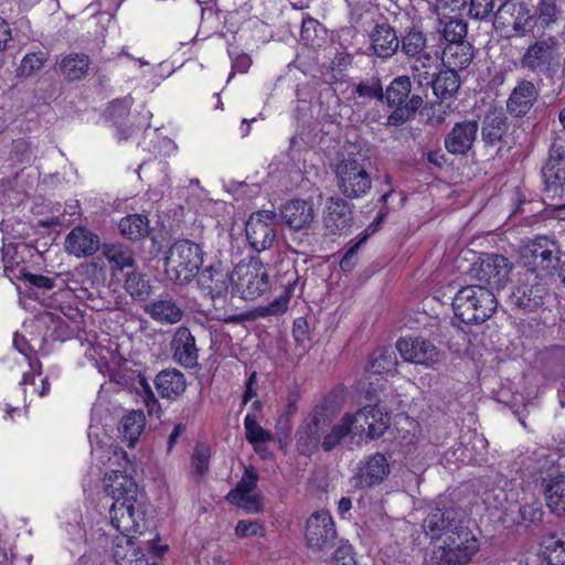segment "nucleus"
<instances>
[{"mask_svg": "<svg viewBox=\"0 0 565 565\" xmlns=\"http://www.w3.org/2000/svg\"><path fill=\"white\" fill-rule=\"evenodd\" d=\"M106 492L114 502L109 509L111 525L120 535L142 533L146 525L145 513L138 503V486L125 475H116L107 484Z\"/></svg>", "mask_w": 565, "mask_h": 565, "instance_id": "f257e3e1", "label": "nucleus"}, {"mask_svg": "<svg viewBox=\"0 0 565 565\" xmlns=\"http://www.w3.org/2000/svg\"><path fill=\"white\" fill-rule=\"evenodd\" d=\"M498 300L492 290L482 285L461 287L452 299L454 313L466 324H481L495 312Z\"/></svg>", "mask_w": 565, "mask_h": 565, "instance_id": "f03ea898", "label": "nucleus"}, {"mask_svg": "<svg viewBox=\"0 0 565 565\" xmlns=\"http://www.w3.org/2000/svg\"><path fill=\"white\" fill-rule=\"evenodd\" d=\"M203 265V250L190 239L175 241L164 257V271L169 279L185 286L199 274Z\"/></svg>", "mask_w": 565, "mask_h": 565, "instance_id": "7ed1b4c3", "label": "nucleus"}, {"mask_svg": "<svg viewBox=\"0 0 565 565\" xmlns=\"http://www.w3.org/2000/svg\"><path fill=\"white\" fill-rule=\"evenodd\" d=\"M392 113L386 118V125L399 127L412 120L418 109L423 106L424 99L413 93V83L407 75L395 77L384 90V100Z\"/></svg>", "mask_w": 565, "mask_h": 565, "instance_id": "20e7f679", "label": "nucleus"}, {"mask_svg": "<svg viewBox=\"0 0 565 565\" xmlns=\"http://www.w3.org/2000/svg\"><path fill=\"white\" fill-rule=\"evenodd\" d=\"M371 161L362 154L348 157L335 166V182L344 198H364L372 189Z\"/></svg>", "mask_w": 565, "mask_h": 565, "instance_id": "39448f33", "label": "nucleus"}, {"mask_svg": "<svg viewBox=\"0 0 565 565\" xmlns=\"http://www.w3.org/2000/svg\"><path fill=\"white\" fill-rule=\"evenodd\" d=\"M522 259L525 271H531L543 280L558 268L561 250L556 242L541 236L524 246Z\"/></svg>", "mask_w": 565, "mask_h": 565, "instance_id": "423d86ee", "label": "nucleus"}, {"mask_svg": "<svg viewBox=\"0 0 565 565\" xmlns=\"http://www.w3.org/2000/svg\"><path fill=\"white\" fill-rule=\"evenodd\" d=\"M231 280L244 299H255L269 288V276L259 257L239 262L231 274Z\"/></svg>", "mask_w": 565, "mask_h": 565, "instance_id": "0eeeda50", "label": "nucleus"}, {"mask_svg": "<svg viewBox=\"0 0 565 565\" xmlns=\"http://www.w3.org/2000/svg\"><path fill=\"white\" fill-rule=\"evenodd\" d=\"M520 65L532 73L553 77L559 68L558 41L552 36L535 41L525 50Z\"/></svg>", "mask_w": 565, "mask_h": 565, "instance_id": "6e6552de", "label": "nucleus"}, {"mask_svg": "<svg viewBox=\"0 0 565 565\" xmlns=\"http://www.w3.org/2000/svg\"><path fill=\"white\" fill-rule=\"evenodd\" d=\"M332 424V415L324 405H318L300 424L296 433L297 449L301 454H311L321 446V441Z\"/></svg>", "mask_w": 565, "mask_h": 565, "instance_id": "1a4fd4ad", "label": "nucleus"}, {"mask_svg": "<svg viewBox=\"0 0 565 565\" xmlns=\"http://www.w3.org/2000/svg\"><path fill=\"white\" fill-rule=\"evenodd\" d=\"M512 264L503 255L484 254L470 268L472 279L494 292L502 289L509 280Z\"/></svg>", "mask_w": 565, "mask_h": 565, "instance_id": "9d476101", "label": "nucleus"}, {"mask_svg": "<svg viewBox=\"0 0 565 565\" xmlns=\"http://www.w3.org/2000/svg\"><path fill=\"white\" fill-rule=\"evenodd\" d=\"M546 295L547 288L543 280L531 271H524L520 282L513 288L509 302L512 308L529 313L543 306Z\"/></svg>", "mask_w": 565, "mask_h": 565, "instance_id": "9b49d317", "label": "nucleus"}, {"mask_svg": "<svg viewBox=\"0 0 565 565\" xmlns=\"http://www.w3.org/2000/svg\"><path fill=\"white\" fill-rule=\"evenodd\" d=\"M277 214L260 210L253 213L246 222L245 233L249 246L257 253L269 249L277 238Z\"/></svg>", "mask_w": 565, "mask_h": 565, "instance_id": "f8f14e48", "label": "nucleus"}, {"mask_svg": "<svg viewBox=\"0 0 565 565\" xmlns=\"http://www.w3.org/2000/svg\"><path fill=\"white\" fill-rule=\"evenodd\" d=\"M337 539L334 521L328 511H317L308 518L305 540L309 548L315 552H328L335 546Z\"/></svg>", "mask_w": 565, "mask_h": 565, "instance_id": "ddd939ff", "label": "nucleus"}, {"mask_svg": "<svg viewBox=\"0 0 565 565\" xmlns=\"http://www.w3.org/2000/svg\"><path fill=\"white\" fill-rule=\"evenodd\" d=\"M465 523V513L460 508H433L423 521V529L430 540H445Z\"/></svg>", "mask_w": 565, "mask_h": 565, "instance_id": "4468645a", "label": "nucleus"}, {"mask_svg": "<svg viewBox=\"0 0 565 565\" xmlns=\"http://www.w3.org/2000/svg\"><path fill=\"white\" fill-rule=\"evenodd\" d=\"M196 276L203 296L210 298L215 308H223L227 302L231 275L217 264L205 267Z\"/></svg>", "mask_w": 565, "mask_h": 565, "instance_id": "2eb2a0df", "label": "nucleus"}, {"mask_svg": "<svg viewBox=\"0 0 565 565\" xmlns=\"http://www.w3.org/2000/svg\"><path fill=\"white\" fill-rule=\"evenodd\" d=\"M396 350L404 361L434 369L440 362L439 349L429 340L424 338L399 339L396 342Z\"/></svg>", "mask_w": 565, "mask_h": 565, "instance_id": "dca6fc26", "label": "nucleus"}, {"mask_svg": "<svg viewBox=\"0 0 565 565\" xmlns=\"http://www.w3.org/2000/svg\"><path fill=\"white\" fill-rule=\"evenodd\" d=\"M543 192L547 199L561 196L565 184V150L552 145L546 163L542 168Z\"/></svg>", "mask_w": 565, "mask_h": 565, "instance_id": "f3484780", "label": "nucleus"}, {"mask_svg": "<svg viewBox=\"0 0 565 565\" xmlns=\"http://www.w3.org/2000/svg\"><path fill=\"white\" fill-rule=\"evenodd\" d=\"M343 416L353 417L351 433L353 436L362 435L366 431L371 439L383 436L390 426V416L383 413L377 405H367L355 414H344Z\"/></svg>", "mask_w": 565, "mask_h": 565, "instance_id": "a211bd4d", "label": "nucleus"}, {"mask_svg": "<svg viewBox=\"0 0 565 565\" xmlns=\"http://www.w3.org/2000/svg\"><path fill=\"white\" fill-rule=\"evenodd\" d=\"M322 222L330 234H342L353 224L352 206L340 196L328 198Z\"/></svg>", "mask_w": 565, "mask_h": 565, "instance_id": "6ab92c4d", "label": "nucleus"}, {"mask_svg": "<svg viewBox=\"0 0 565 565\" xmlns=\"http://www.w3.org/2000/svg\"><path fill=\"white\" fill-rule=\"evenodd\" d=\"M83 279L79 286H70L76 298L85 301L93 309L100 302L99 287L104 285V274L95 264L82 267L78 271Z\"/></svg>", "mask_w": 565, "mask_h": 565, "instance_id": "aec40b11", "label": "nucleus"}, {"mask_svg": "<svg viewBox=\"0 0 565 565\" xmlns=\"http://www.w3.org/2000/svg\"><path fill=\"white\" fill-rule=\"evenodd\" d=\"M280 218L292 231L308 230L316 218L313 202L302 199L290 200L280 207Z\"/></svg>", "mask_w": 565, "mask_h": 565, "instance_id": "412c9836", "label": "nucleus"}, {"mask_svg": "<svg viewBox=\"0 0 565 565\" xmlns=\"http://www.w3.org/2000/svg\"><path fill=\"white\" fill-rule=\"evenodd\" d=\"M172 358L179 365L192 369L198 365L199 349L195 338L186 327H179L171 339Z\"/></svg>", "mask_w": 565, "mask_h": 565, "instance_id": "4be33fe9", "label": "nucleus"}, {"mask_svg": "<svg viewBox=\"0 0 565 565\" xmlns=\"http://www.w3.org/2000/svg\"><path fill=\"white\" fill-rule=\"evenodd\" d=\"M65 250L77 258L89 257L102 249L99 236L85 226H75L65 238Z\"/></svg>", "mask_w": 565, "mask_h": 565, "instance_id": "5701e85b", "label": "nucleus"}, {"mask_svg": "<svg viewBox=\"0 0 565 565\" xmlns=\"http://www.w3.org/2000/svg\"><path fill=\"white\" fill-rule=\"evenodd\" d=\"M399 47L407 57H416L417 63H420L423 68H429L434 63L431 54L426 52V34L419 28L406 29L401 35Z\"/></svg>", "mask_w": 565, "mask_h": 565, "instance_id": "b1692460", "label": "nucleus"}, {"mask_svg": "<svg viewBox=\"0 0 565 565\" xmlns=\"http://www.w3.org/2000/svg\"><path fill=\"white\" fill-rule=\"evenodd\" d=\"M370 50L382 60L392 57L399 49V38L387 22H377L370 32Z\"/></svg>", "mask_w": 565, "mask_h": 565, "instance_id": "393cba45", "label": "nucleus"}, {"mask_svg": "<svg viewBox=\"0 0 565 565\" xmlns=\"http://www.w3.org/2000/svg\"><path fill=\"white\" fill-rule=\"evenodd\" d=\"M479 130L477 120L455 124L445 138V147L452 154H466L473 146Z\"/></svg>", "mask_w": 565, "mask_h": 565, "instance_id": "a878e982", "label": "nucleus"}, {"mask_svg": "<svg viewBox=\"0 0 565 565\" xmlns=\"http://www.w3.org/2000/svg\"><path fill=\"white\" fill-rule=\"evenodd\" d=\"M539 95V88L533 82L521 79L507 100L508 113L514 117L525 116L537 100Z\"/></svg>", "mask_w": 565, "mask_h": 565, "instance_id": "bb28decb", "label": "nucleus"}, {"mask_svg": "<svg viewBox=\"0 0 565 565\" xmlns=\"http://www.w3.org/2000/svg\"><path fill=\"white\" fill-rule=\"evenodd\" d=\"M509 127V119L502 109L489 110L482 120V141L489 147L502 143L508 136Z\"/></svg>", "mask_w": 565, "mask_h": 565, "instance_id": "cd10ccee", "label": "nucleus"}, {"mask_svg": "<svg viewBox=\"0 0 565 565\" xmlns=\"http://www.w3.org/2000/svg\"><path fill=\"white\" fill-rule=\"evenodd\" d=\"M388 473L390 465L386 457L381 452H376L360 462L356 479L361 487L370 488L381 483Z\"/></svg>", "mask_w": 565, "mask_h": 565, "instance_id": "c85d7f7f", "label": "nucleus"}, {"mask_svg": "<svg viewBox=\"0 0 565 565\" xmlns=\"http://www.w3.org/2000/svg\"><path fill=\"white\" fill-rule=\"evenodd\" d=\"M113 558L117 565H149L134 535H119L114 541Z\"/></svg>", "mask_w": 565, "mask_h": 565, "instance_id": "c756f323", "label": "nucleus"}, {"mask_svg": "<svg viewBox=\"0 0 565 565\" xmlns=\"http://www.w3.org/2000/svg\"><path fill=\"white\" fill-rule=\"evenodd\" d=\"M143 311L156 322L175 324L183 318V310L170 297H160L147 303Z\"/></svg>", "mask_w": 565, "mask_h": 565, "instance_id": "7c9ffc66", "label": "nucleus"}, {"mask_svg": "<svg viewBox=\"0 0 565 565\" xmlns=\"http://www.w3.org/2000/svg\"><path fill=\"white\" fill-rule=\"evenodd\" d=\"M546 505L556 515L565 514V472L548 475L543 479Z\"/></svg>", "mask_w": 565, "mask_h": 565, "instance_id": "2f4dec72", "label": "nucleus"}, {"mask_svg": "<svg viewBox=\"0 0 565 565\" xmlns=\"http://www.w3.org/2000/svg\"><path fill=\"white\" fill-rule=\"evenodd\" d=\"M102 253L113 271H122L136 267L135 252L124 243H105L102 246Z\"/></svg>", "mask_w": 565, "mask_h": 565, "instance_id": "473e14b6", "label": "nucleus"}, {"mask_svg": "<svg viewBox=\"0 0 565 565\" xmlns=\"http://www.w3.org/2000/svg\"><path fill=\"white\" fill-rule=\"evenodd\" d=\"M154 385L162 397L174 399L185 391L186 382L179 370L167 369L158 373Z\"/></svg>", "mask_w": 565, "mask_h": 565, "instance_id": "72a5a7b5", "label": "nucleus"}, {"mask_svg": "<svg viewBox=\"0 0 565 565\" xmlns=\"http://www.w3.org/2000/svg\"><path fill=\"white\" fill-rule=\"evenodd\" d=\"M146 425V417L141 411H131L119 422L118 431L122 441L134 448L139 440Z\"/></svg>", "mask_w": 565, "mask_h": 565, "instance_id": "f704fd0d", "label": "nucleus"}, {"mask_svg": "<svg viewBox=\"0 0 565 565\" xmlns=\"http://www.w3.org/2000/svg\"><path fill=\"white\" fill-rule=\"evenodd\" d=\"M473 57L472 46L469 42L459 44H447L443 51V63L446 67L455 71L465 70Z\"/></svg>", "mask_w": 565, "mask_h": 565, "instance_id": "c9c22d12", "label": "nucleus"}, {"mask_svg": "<svg viewBox=\"0 0 565 565\" xmlns=\"http://www.w3.org/2000/svg\"><path fill=\"white\" fill-rule=\"evenodd\" d=\"M89 68V57L86 54L71 53L64 56L58 70L64 78L68 82L79 81L84 78Z\"/></svg>", "mask_w": 565, "mask_h": 565, "instance_id": "e433bc0d", "label": "nucleus"}, {"mask_svg": "<svg viewBox=\"0 0 565 565\" xmlns=\"http://www.w3.org/2000/svg\"><path fill=\"white\" fill-rule=\"evenodd\" d=\"M445 541L458 553H465L471 559L480 548L478 537L465 523L461 524V529H457L452 534H449Z\"/></svg>", "mask_w": 565, "mask_h": 565, "instance_id": "4c0bfd02", "label": "nucleus"}, {"mask_svg": "<svg viewBox=\"0 0 565 565\" xmlns=\"http://www.w3.org/2000/svg\"><path fill=\"white\" fill-rule=\"evenodd\" d=\"M118 228L124 237L132 242L147 237L150 232L149 220L142 214H130L122 217Z\"/></svg>", "mask_w": 565, "mask_h": 565, "instance_id": "58836bf2", "label": "nucleus"}, {"mask_svg": "<svg viewBox=\"0 0 565 565\" xmlns=\"http://www.w3.org/2000/svg\"><path fill=\"white\" fill-rule=\"evenodd\" d=\"M460 87V78L457 71L446 67L437 73L433 81L434 94L440 99L452 97Z\"/></svg>", "mask_w": 565, "mask_h": 565, "instance_id": "ea45409f", "label": "nucleus"}, {"mask_svg": "<svg viewBox=\"0 0 565 565\" xmlns=\"http://www.w3.org/2000/svg\"><path fill=\"white\" fill-rule=\"evenodd\" d=\"M124 288L132 299L139 301L146 300L151 292L149 280L146 279V276L141 271L135 268L126 273Z\"/></svg>", "mask_w": 565, "mask_h": 565, "instance_id": "a19ab883", "label": "nucleus"}, {"mask_svg": "<svg viewBox=\"0 0 565 565\" xmlns=\"http://www.w3.org/2000/svg\"><path fill=\"white\" fill-rule=\"evenodd\" d=\"M543 557L548 565H565V537L550 534L542 542Z\"/></svg>", "mask_w": 565, "mask_h": 565, "instance_id": "79ce46f5", "label": "nucleus"}, {"mask_svg": "<svg viewBox=\"0 0 565 565\" xmlns=\"http://www.w3.org/2000/svg\"><path fill=\"white\" fill-rule=\"evenodd\" d=\"M352 419L354 418L343 416L338 424L330 426V431H327L321 441V448L326 452L332 451L341 444L342 440H344L345 437L352 435L350 426L352 424Z\"/></svg>", "mask_w": 565, "mask_h": 565, "instance_id": "37998d69", "label": "nucleus"}, {"mask_svg": "<svg viewBox=\"0 0 565 565\" xmlns=\"http://www.w3.org/2000/svg\"><path fill=\"white\" fill-rule=\"evenodd\" d=\"M396 364L395 351L392 348H380L371 354L369 369L375 374H383L394 371Z\"/></svg>", "mask_w": 565, "mask_h": 565, "instance_id": "c03bdc74", "label": "nucleus"}, {"mask_svg": "<svg viewBox=\"0 0 565 565\" xmlns=\"http://www.w3.org/2000/svg\"><path fill=\"white\" fill-rule=\"evenodd\" d=\"M245 435L249 444H252L256 451H258V445L274 440V436L270 431L265 430L259 426L256 419V415L247 414L244 419Z\"/></svg>", "mask_w": 565, "mask_h": 565, "instance_id": "a18cd8bd", "label": "nucleus"}, {"mask_svg": "<svg viewBox=\"0 0 565 565\" xmlns=\"http://www.w3.org/2000/svg\"><path fill=\"white\" fill-rule=\"evenodd\" d=\"M524 10V3H511L504 2L499 9L494 12L493 26L495 30L501 32H507L508 28H511L512 20L515 15V12H521ZM507 36H510L507 34Z\"/></svg>", "mask_w": 565, "mask_h": 565, "instance_id": "49530a36", "label": "nucleus"}, {"mask_svg": "<svg viewBox=\"0 0 565 565\" xmlns=\"http://www.w3.org/2000/svg\"><path fill=\"white\" fill-rule=\"evenodd\" d=\"M434 558L437 565H467L471 561L467 554L458 553L445 540H443V544L434 551Z\"/></svg>", "mask_w": 565, "mask_h": 565, "instance_id": "de8ad7c7", "label": "nucleus"}, {"mask_svg": "<svg viewBox=\"0 0 565 565\" xmlns=\"http://www.w3.org/2000/svg\"><path fill=\"white\" fill-rule=\"evenodd\" d=\"M443 36L448 44L466 43L465 38L467 35L468 25L462 19L449 18L443 20Z\"/></svg>", "mask_w": 565, "mask_h": 565, "instance_id": "09e8293b", "label": "nucleus"}, {"mask_svg": "<svg viewBox=\"0 0 565 565\" xmlns=\"http://www.w3.org/2000/svg\"><path fill=\"white\" fill-rule=\"evenodd\" d=\"M257 481H258V472H257L256 468L254 466L245 467L244 473H243L241 480L238 481V483L236 484L235 489H233L227 494V500L236 501L237 497H241V495H244L247 493H252L257 486Z\"/></svg>", "mask_w": 565, "mask_h": 565, "instance_id": "8fccbe9b", "label": "nucleus"}, {"mask_svg": "<svg viewBox=\"0 0 565 565\" xmlns=\"http://www.w3.org/2000/svg\"><path fill=\"white\" fill-rule=\"evenodd\" d=\"M47 61V53L39 51L24 55L17 70L18 76L30 77L41 71Z\"/></svg>", "mask_w": 565, "mask_h": 565, "instance_id": "3c124183", "label": "nucleus"}, {"mask_svg": "<svg viewBox=\"0 0 565 565\" xmlns=\"http://www.w3.org/2000/svg\"><path fill=\"white\" fill-rule=\"evenodd\" d=\"M375 233V227L365 228L360 239L352 244L345 254L342 256L340 267L344 271H350L356 264L358 252L360 247L367 241V238Z\"/></svg>", "mask_w": 565, "mask_h": 565, "instance_id": "603ef678", "label": "nucleus"}, {"mask_svg": "<svg viewBox=\"0 0 565 565\" xmlns=\"http://www.w3.org/2000/svg\"><path fill=\"white\" fill-rule=\"evenodd\" d=\"M354 92L360 97H367L371 99L384 100V89L382 87L381 79L379 77H371L370 79L360 82Z\"/></svg>", "mask_w": 565, "mask_h": 565, "instance_id": "864d4df0", "label": "nucleus"}, {"mask_svg": "<svg viewBox=\"0 0 565 565\" xmlns=\"http://www.w3.org/2000/svg\"><path fill=\"white\" fill-rule=\"evenodd\" d=\"M210 449L204 445H196L191 460V473L202 478L209 470Z\"/></svg>", "mask_w": 565, "mask_h": 565, "instance_id": "5fc2aeb1", "label": "nucleus"}, {"mask_svg": "<svg viewBox=\"0 0 565 565\" xmlns=\"http://www.w3.org/2000/svg\"><path fill=\"white\" fill-rule=\"evenodd\" d=\"M42 319L47 324V329L53 327L51 335L54 340L64 341L70 337L68 326L60 316L53 312H45Z\"/></svg>", "mask_w": 565, "mask_h": 565, "instance_id": "6e6d98bb", "label": "nucleus"}, {"mask_svg": "<svg viewBox=\"0 0 565 565\" xmlns=\"http://www.w3.org/2000/svg\"><path fill=\"white\" fill-rule=\"evenodd\" d=\"M493 0H470L468 15L473 20L483 21L493 13Z\"/></svg>", "mask_w": 565, "mask_h": 565, "instance_id": "4d7b16f0", "label": "nucleus"}, {"mask_svg": "<svg viewBox=\"0 0 565 565\" xmlns=\"http://www.w3.org/2000/svg\"><path fill=\"white\" fill-rule=\"evenodd\" d=\"M534 25L535 14H531L530 11L524 7L523 11L515 12L511 29L515 32V34L523 35L531 31Z\"/></svg>", "mask_w": 565, "mask_h": 565, "instance_id": "13d9d810", "label": "nucleus"}, {"mask_svg": "<svg viewBox=\"0 0 565 565\" xmlns=\"http://www.w3.org/2000/svg\"><path fill=\"white\" fill-rule=\"evenodd\" d=\"M333 565H356L353 547L348 541L340 540L332 554Z\"/></svg>", "mask_w": 565, "mask_h": 565, "instance_id": "bf43d9fd", "label": "nucleus"}, {"mask_svg": "<svg viewBox=\"0 0 565 565\" xmlns=\"http://www.w3.org/2000/svg\"><path fill=\"white\" fill-rule=\"evenodd\" d=\"M288 302H289L288 297L280 296L266 306H259L256 309V313L258 317H262V318L281 315L287 310Z\"/></svg>", "mask_w": 565, "mask_h": 565, "instance_id": "052dcab7", "label": "nucleus"}, {"mask_svg": "<svg viewBox=\"0 0 565 565\" xmlns=\"http://www.w3.org/2000/svg\"><path fill=\"white\" fill-rule=\"evenodd\" d=\"M534 14H537L535 22L540 21L543 25H548L556 17L555 0H540Z\"/></svg>", "mask_w": 565, "mask_h": 565, "instance_id": "680f3d73", "label": "nucleus"}, {"mask_svg": "<svg viewBox=\"0 0 565 565\" xmlns=\"http://www.w3.org/2000/svg\"><path fill=\"white\" fill-rule=\"evenodd\" d=\"M519 513L521 521L527 524L540 523L544 515L542 508L534 503L520 507Z\"/></svg>", "mask_w": 565, "mask_h": 565, "instance_id": "e2e57ef3", "label": "nucleus"}, {"mask_svg": "<svg viewBox=\"0 0 565 565\" xmlns=\"http://www.w3.org/2000/svg\"><path fill=\"white\" fill-rule=\"evenodd\" d=\"M232 502L236 503L237 505H239L241 508L245 509L248 512H259L263 505V495L258 493H247L237 497V500Z\"/></svg>", "mask_w": 565, "mask_h": 565, "instance_id": "0e129e2a", "label": "nucleus"}, {"mask_svg": "<svg viewBox=\"0 0 565 565\" xmlns=\"http://www.w3.org/2000/svg\"><path fill=\"white\" fill-rule=\"evenodd\" d=\"M263 526L257 522L239 521L235 527V533L239 537L263 535Z\"/></svg>", "mask_w": 565, "mask_h": 565, "instance_id": "69168bd1", "label": "nucleus"}, {"mask_svg": "<svg viewBox=\"0 0 565 565\" xmlns=\"http://www.w3.org/2000/svg\"><path fill=\"white\" fill-rule=\"evenodd\" d=\"M24 280L30 285L44 290H50L55 286V279L39 274L26 273L24 274Z\"/></svg>", "mask_w": 565, "mask_h": 565, "instance_id": "338daca9", "label": "nucleus"}, {"mask_svg": "<svg viewBox=\"0 0 565 565\" xmlns=\"http://www.w3.org/2000/svg\"><path fill=\"white\" fill-rule=\"evenodd\" d=\"M318 21L308 17L302 20L301 24V39L306 44L312 43L316 38Z\"/></svg>", "mask_w": 565, "mask_h": 565, "instance_id": "774afa93", "label": "nucleus"}]
</instances>
